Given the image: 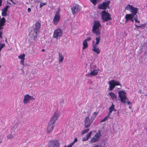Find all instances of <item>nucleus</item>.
<instances>
[{"label": "nucleus", "mask_w": 147, "mask_h": 147, "mask_svg": "<svg viewBox=\"0 0 147 147\" xmlns=\"http://www.w3.org/2000/svg\"><path fill=\"white\" fill-rule=\"evenodd\" d=\"M101 27V25L100 22L98 20H94L93 22V25L92 32L93 34H95L96 36L100 35V27Z\"/></svg>", "instance_id": "f257e3e1"}, {"label": "nucleus", "mask_w": 147, "mask_h": 147, "mask_svg": "<svg viewBox=\"0 0 147 147\" xmlns=\"http://www.w3.org/2000/svg\"><path fill=\"white\" fill-rule=\"evenodd\" d=\"M119 97L120 98L121 102L123 103L126 104L127 103L128 105L130 104V102L127 98L126 93L123 91H119L118 92Z\"/></svg>", "instance_id": "f03ea898"}, {"label": "nucleus", "mask_w": 147, "mask_h": 147, "mask_svg": "<svg viewBox=\"0 0 147 147\" xmlns=\"http://www.w3.org/2000/svg\"><path fill=\"white\" fill-rule=\"evenodd\" d=\"M101 18L103 22H106L112 20L111 15L105 10L102 11L101 13Z\"/></svg>", "instance_id": "7ed1b4c3"}, {"label": "nucleus", "mask_w": 147, "mask_h": 147, "mask_svg": "<svg viewBox=\"0 0 147 147\" xmlns=\"http://www.w3.org/2000/svg\"><path fill=\"white\" fill-rule=\"evenodd\" d=\"M101 135V131L100 130L98 131L89 141V143L93 144L98 142L100 139Z\"/></svg>", "instance_id": "20e7f679"}, {"label": "nucleus", "mask_w": 147, "mask_h": 147, "mask_svg": "<svg viewBox=\"0 0 147 147\" xmlns=\"http://www.w3.org/2000/svg\"><path fill=\"white\" fill-rule=\"evenodd\" d=\"M60 11V8H59L55 13L53 21V24L54 25H57L60 21L61 18Z\"/></svg>", "instance_id": "39448f33"}, {"label": "nucleus", "mask_w": 147, "mask_h": 147, "mask_svg": "<svg viewBox=\"0 0 147 147\" xmlns=\"http://www.w3.org/2000/svg\"><path fill=\"white\" fill-rule=\"evenodd\" d=\"M63 33L62 30L60 29H57L54 32L53 37L56 39H59L62 36Z\"/></svg>", "instance_id": "423d86ee"}, {"label": "nucleus", "mask_w": 147, "mask_h": 147, "mask_svg": "<svg viewBox=\"0 0 147 147\" xmlns=\"http://www.w3.org/2000/svg\"><path fill=\"white\" fill-rule=\"evenodd\" d=\"M125 9L129 10L132 13V14L134 16H136V13L138 12V9L136 7H135L130 5H128L125 7Z\"/></svg>", "instance_id": "0eeeda50"}, {"label": "nucleus", "mask_w": 147, "mask_h": 147, "mask_svg": "<svg viewBox=\"0 0 147 147\" xmlns=\"http://www.w3.org/2000/svg\"><path fill=\"white\" fill-rule=\"evenodd\" d=\"M59 117V111L57 110L54 112L51 117V119L50 121L55 123Z\"/></svg>", "instance_id": "6e6552de"}, {"label": "nucleus", "mask_w": 147, "mask_h": 147, "mask_svg": "<svg viewBox=\"0 0 147 147\" xmlns=\"http://www.w3.org/2000/svg\"><path fill=\"white\" fill-rule=\"evenodd\" d=\"M94 120L87 116L85 118L84 121V126L86 128L88 127L93 123Z\"/></svg>", "instance_id": "1a4fd4ad"}, {"label": "nucleus", "mask_w": 147, "mask_h": 147, "mask_svg": "<svg viewBox=\"0 0 147 147\" xmlns=\"http://www.w3.org/2000/svg\"><path fill=\"white\" fill-rule=\"evenodd\" d=\"M49 146L48 147H59V141L56 140H50L48 143Z\"/></svg>", "instance_id": "9d476101"}, {"label": "nucleus", "mask_w": 147, "mask_h": 147, "mask_svg": "<svg viewBox=\"0 0 147 147\" xmlns=\"http://www.w3.org/2000/svg\"><path fill=\"white\" fill-rule=\"evenodd\" d=\"M35 98L33 96L29 95V94H26L24 96V98L23 100V103L24 104H26L30 102V100H34Z\"/></svg>", "instance_id": "9b49d317"}, {"label": "nucleus", "mask_w": 147, "mask_h": 147, "mask_svg": "<svg viewBox=\"0 0 147 147\" xmlns=\"http://www.w3.org/2000/svg\"><path fill=\"white\" fill-rule=\"evenodd\" d=\"M55 123L51 121H49L48 123L47 129V132L50 133L53 131L55 126Z\"/></svg>", "instance_id": "f8f14e48"}, {"label": "nucleus", "mask_w": 147, "mask_h": 147, "mask_svg": "<svg viewBox=\"0 0 147 147\" xmlns=\"http://www.w3.org/2000/svg\"><path fill=\"white\" fill-rule=\"evenodd\" d=\"M110 1L103 2L99 6L98 8L100 9L105 10L107 8H109V4Z\"/></svg>", "instance_id": "ddd939ff"}, {"label": "nucleus", "mask_w": 147, "mask_h": 147, "mask_svg": "<svg viewBox=\"0 0 147 147\" xmlns=\"http://www.w3.org/2000/svg\"><path fill=\"white\" fill-rule=\"evenodd\" d=\"M37 31L33 29L30 32L29 36L30 37L35 40L37 36Z\"/></svg>", "instance_id": "4468645a"}, {"label": "nucleus", "mask_w": 147, "mask_h": 147, "mask_svg": "<svg viewBox=\"0 0 147 147\" xmlns=\"http://www.w3.org/2000/svg\"><path fill=\"white\" fill-rule=\"evenodd\" d=\"M71 10L72 13L73 15L75 14L77 12H79L80 10V7L78 4H75L71 7Z\"/></svg>", "instance_id": "2eb2a0df"}, {"label": "nucleus", "mask_w": 147, "mask_h": 147, "mask_svg": "<svg viewBox=\"0 0 147 147\" xmlns=\"http://www.w3.org/2000/svg\"><path fill=\"white\" fill-rule=\"evenodd\" d=\"M10 7L8 5H6L5 8L2 10L1 15L2 16H6L7 15V12L8 10V9Z\"/></svg>", "instance_id": "dca6fc26"}, {"label": "nucleus", "mask_w": 147, "mask_h": 147, "mask_svg": "<svg viewBox=\"0 0 147 147\" xmlns=\"http://www.w3.org/2000/svg\"><path fill=\"white\" fill-rule=\"evenodd\" d=\"M109 90H112L115 87L114 80H112L110 81L109 83Z\"/></svg>", "instance_id": "f3484780"}, {"label": "nucleus", "mask_w": 147, "mask_h": 147, "mask_svg": "<svg viewBox=\"0 0 147 147\" xmlns=\"http://www.w3.org/2000/svg\"><path fill=\"white\" fill-rule=\"evenodd\" d=\"M25 57V55L24 54H21L18 57V58L21 60L20 62V64L23 65H24Z\"/></svg>", "instance_id": "a211bd4d"}, {"label": "nucleus", "mask_w": 147, "mask_h": 147, "mask_svg": "<svg viewBox=\"0 0 147 147\" xmlns=\"http://www.w3.org/2000/svg\"><path fill=\"white\" fill-rule=\"evenodd\" d=\"M93 48L92 50L94 52H96L97 54H99L100 52V49L98 47H97L96 45H92Z\"/></svg>", "instance_id": "6ab92c4d"}, {"label": "nucleus", "mask_w": 147, "mask_h": 147, "mask_svg": "<svg viewBox=\"0 0 147 147\" xmlns=\"http://www.w3.org/2000/svg\"><path fill=\"white\" fill-rule=\"evenodd\" d=\"M134 16H135L131 14H126L125 17L126 20V22H127L128 21L130 20L132 18H134Z\"/></svg>", "instance_id": "aec40b11"}, {"label": "nucleus", "mask_w": 147, "mask_h": 147, "mask_svg": "<svg viewBox=\"0 0 147 147\" xmlns=\"http://www.w3.org/2000/svg\"><path fill=\"white\" fill-rule=\"evenodd\" d=\"M109 95L113 100H115L116 101H117V96L113 92H110L109 93Z\"/></svg>", "instance_id": "412c9836"}, {"label": "nucleus", "mask_w": 147, "mask_h": 147, "mask_svg": "<svg viewBox=\"0 0 147 147\" xmlns=\"http://www.w3.org/2000/svg\"><path fill=\"white\" fill-rule=\"evenodd\" d=\"M40 26V22H36L35 24V28L33 29H34L37 32H38L39 31Z\"/></svg>", "instance_id": "4be33fe9"}, {"label": "nucleus", "mask_w": 147, "mask_h": 147, "mask_svg": "<svg viewBox=\"0 0 147 147\" xmlns=\"http://www.w3.org/2000/svg\"><path fill=\"white\" fill-rule=\"evenodd\" d=\"M59 63H62L64 59V57L62 53L59 52Z\"/></svg>", "instance_id": "5701e85b"}, {"label": "nucleus", "mask_w": 147, "mask_h": 147, "mask_svg": "<svg viewBox=\"0 0 147 147\" xmlns=\"http://www.w3.org/2000/svg\"><path fill=\"white\" fill-rule=\"evenodd\" d=\"M98 69H95L92 71L90 73V74L92 76H95L98 74L99 72Z\"/></svg>", "instance_id": "b1692460"}, {"label": "nucleus", "mask_w": 147, "mask_h": 147, "mask_svg": "<svg viewBox=\"0 0 147 147\" xmlns=\"http://www.w3.org/2000/svg\"><path fill=\"white\" fill-rule=\"evenodd\" d=\"M83 47L82 49H84L86 48H87L88 47V44L87 42L86 41V40H84L83 42Z\"/></svg>", "instance_id": "393cba45"}, {"label": "nucleus", "mask_w": 147, "mask_h": 147, "mask_svg": "<svg viewBox=\"0 0 147 147\" xmlns=\"http://www.w3.org/2000/svg\"><path fill=\"white\" fill-rule=\"evenodd\" d=\"M98 112H96L93 113V114L92 115V116L91 117V119L92 120H94L95 118L97 116V115L98 114Z\"/></svg>", "instance_id": "a878e982"}, {"label": "nucleus", "mask_w": 147, "mask_h": 147, "mask_svg": "<svg viewBox=\"0 0 147 147\" xmlns=\"http://www.w3.org/2000/svg\"><path fill=\"white\" fill-rule=\"evenodd\" d=\"M115 105L113 103L112 105L109 108V112L111 113L114 109Z\"/></svg>", "instance_id": "bb28decb"}, {"label": "nucleus", "mask_w": 147, "mask_h": 147, "mask_svg": "<svg viewBox=\"0 0 147 147\" xmlns=\"http://www.w3.org/2000/svg\"><path fill=\"white\" fill-rule=\"evenodd\" d=\"M5 22V19L4 17L2 18L0 20V24L3 26L4 25Z\"/></svg>", "instance_id": "cd10ccee"}, {"label": "nucleus", "mask_w": 147, "mask_h": 147, "mask_svg": "<svg viewBox=\"0 0 147 147\" xmlns=\"http://www.w3.org/2000/svg\"><path fill=\"white\" fill-rule=\"evenodd\" d=\"M5 22V19L4 17L2 18L0 20V24L3 26L4 25Z\"/></svg>", "instance_id": "c85d7f7f"}, {"label": "nucleus", "mask_w": 147, "mask_h": 147, "mask_svg": "<svg viewBox=\"0 0 147 147\" xmlns=\"http://www.w3.org/2000/svg\"><path fill=\"white\" fill-rule=\"evenodd\" d=\"M98 36H99L98 37H96V44H93V45H96L99 43L100 38V35Z\"/></svg>", "instance_id": "c756f323"}, {"label": "nucleus", "mask_w": 147, "mask_h": 147, "mask_svg": "<svg viewBox=\"0 0 147 147\" xmlns=\"http://www.w3.org/2000/svg\"><path fill=\"white\" fill-rule=\"evenodd\" d=\"M14 136L11 134H9L7 136V138L8 139H10L13 138Z\"/></svg>", "instance_id": "7c9ffc66"}, {"label": "nucleus", "mask_w": 147, "mask_h": 147, "mask_svg": "<svg viewBox=\"0 0 147 147\" xmlns=\"http://www.w3.org/2000/svg\"><path fill=\"white\" fill-rule=\"evenodd\" d=\"M92 133V131H90L86 135V137L88 138V139H89Z\"/></svg>", "instance_id": "2f4dec72"}, {"label": "nucleus", "mask_w": 147, "mask_h": 147, "mask_svg": "<svg viewBox=\"0 0 147 147\" xmlns=\"http://www.w3.org/2000/svg\"><path fill=\"white\" fill-rule=\"evenodd\" d=\"M89 131V129L88 128L84 130L82 132V135H84L85 133H87Z\"/></svg>", "instance_id": "473e14b6"}, {"label": "nucleus", "mask_w": 147, "mask_h": 147, "mask_svg": "<svg viewBox=\"0 0 147 147\" xmlns=\"http://www.w3.org/2000/svg\"><path fill=\"white\" fill-rule=\"evenodd\" d=\"M90 1L93 3V5H95L97 1L98 0H90ZM100 0H98V1H99Z\"/></svg>", "instance_id": "72a5a7b5"}, {"label": "nucleus", "mask_w": 147, "mask_h": 147, "mask_svg": "<svg viewBox=\"0 0 147 147\" xmlns=\"http://www.w3.org/2000/svg\"><path fill=\"white\" fill-rule=\"evenodd\" d=\"M114 83H115V86H118L119 85H120V86H121V84H120L119 82L116 80H114Z\"/></svg>", "instance_id": "f704fd0d"}, {"label": "nucleus", "mask_w": 147, "mask_h": 147, "mask_svg": "<svg viewBox=\"0 0 147 147\" xmlns=\"http://www.w3.org/2000/svg\"><path fill=\"white\" fill-rule=\"evenodd\" d=\"M46 5V3H41L40 5V8H41L42 6L45 5Z\"/></svg>", "instance_id": "c9c22d12"}, {"label": "nucleus", "mask_w": 147, "mask_h": 147, "mask_svg": "<svg viewBox=\"0 0 147 147\" xmlns=\"http://www.w3.org/2000/svg\"><path fill=\"white\" fill-rule=\"evenodd\" d=\"M88 140V139L86 137H85L82 138V140L83 141H85Z\"/></svg>", "instance_id": "e433bc0d"}, {"label": "nucleus", "mask_w": 147, "mask_h": 147, "mask_svg": "<svg viewBox=\"0 0 147 147\" xmlns=\"http://www.w3.org/2000/svg\"><path fill=\"white\" fill-rule=\"evenodd\" d=\"M108 119L107 118V117H105L102 120H101V122H104L107 120Z\"/></svg>", "instance_id": "4c0bfd02"}, {"label": "nucleus", "mask_w": 147, "mask_h": 147, "mask_svg": "<svg viewBox=\"0 0 147 147\" xmlns=\"http://www.w3.org/2000/svg\"><path fill=\"white\" fill-rule=\"evenodd\" d=\"M3 32L2 31L0 30V38H2Z\"/></svg>", "instance_id": "58836bf2"}, {"label": "nucleus", "mask_w": 147, "mask_h": 147, "mask_svg": "<svg viewBox=\"0 0 147 147\" xmlns=\"http://www.w3.org/2000/svg\"><path fill=\"white\" fill-rule=\"evenodd\" d=\"M5 44H0V49H2L3 47L5 46Z\"/></svg>", "instance_id": "ea45409f"}, {"label": "nucleus", "mask_w": 147, "mask_h": 147, "mask_svg": "<svg viewBox=\"0 0 147 147\" xmlns=\"http://www.w3.org/2000/svg\"><path fill=\"white\" fill-rule=\"evenodd\" d=\"M85 40H86V41L87 42V41H90L91 40V38L90 37H87L86 39Z\"/></svg>", "instance_id": "a19ab883"}, {"label": "nucleus", "mask_w": 147, "mask_h": 147, "mask_svg": "<svg viewBox=\"0 0 147 147\" xmlns=\"http://www.w3.org/2000/svg\"><path fill=\"white\" fill-rule=\"evenodd\" d=\"M93 147H102V146L100 144H97L93 146Z\"/></svg>", "instance_id": "79ce46f5"}, {"label": "nucleus", "mask_w": 147, "mask_h": 147, "mask_svg": "<svg viewBox=\"0 0 147 147\" xmlns=\"http://www.w3.org/2000/svg\"><path fill=\"white\" fill-rule=\"evenodd\" d=\"M136 15V16H135L134 18V20H135V21H136L138 18L137 15Z\"/></svg>", "instance_id": "37998d69"}, {"label": "nucleus", "mask_w": 147, "mask_h": 147, "mask_svg": "<svg viewBox=\"0 0 147 147\" xmlns=\"http://www.w3.org/2000/svg\"><path fill=\"white\" fill-rule=\"evenodd\" d=\"M78 141V140L77 138H74V141H73L74 143L77 142Z\"/></svg>", "instance_id": "c03bdc74"}, {"label": "nucleus", "mask_w": 147, "mask_h": 147, "mask_svg": "<svg viewBox=\"0 0 147 147\" xmlns=\"http://www.w3.org/2000/svg\"><path fill=\"white\" fill-rule=\"evenodd\" d=\"M135 25L136 26V27L137 28H139H139L141 27L142 26V25L138 26L137 25H136V24H135Z\"/></svg>", "instance_id": "a18cd8bd"}, {"label": "nucleus", "mask_w": 147, "mask_h": 147, "mask_svg": "<svg viewBox=\"0 0 147 147\" xmlns=\"http://www.w3.org/2000/svg\"><path fill=\"white\" fill-rule=\"evenodd\" d=\"M110 114H111V113H110L109 112L108 113V114L107 115V116H106L105 117H107V118L108 119V118L110 116Z\"/></svg>", "instance_id": "49530a36"}, {"label": "nucleus", "mask_w": 147, "mask_h": 147, "mask_svg": "<svg viewBox=\"0 0 147 147\" xmlns=\"http://www.w3.org/2000/svg\"><path fill=\"white\" fill-rule=\"evenodd\" d=\"M28 12H30L31 11V9L30 8H28Z\"/></svg>", "instance_id": "de8ad7c7"}, {"label": "nucleus", "mask_w": 147, "mask_h": 147, "mask_svg": "<svg viewBox=\"0 0 147 147\" xmlns=\"http://www.w3.org/2000/svg\"><path fill=\"white\" fill-rule=\"evenodd\" d=\"M3 26V25L0 24V30L3 28L2 27Z\"/></svg>", "instance_id": "09e8293b"}, {"label": "nucleus", "mask_w": 147, "mask_h": 147, "mask_svg": "<svg viewBox=\"0 0 147 147\" xmlns=\"http://www.w3.org/2000/svg\"><path fill=\"white\" fill-rule=\"evenodd\" d=\"M134 18H132L130 20L132 22H134V20L133 19Z\"/></svg>", "instance_id": "8fccbe9b"}, {"label": "nucleus", "mask_w": 147, "mask_h": 147, "mask_svg": "<svg viewBox=\"0 0 147 147\" xmlns=\"http://www.w3.org/2000/svg\"><path fill=\"white\" fill-rule=\"evenodd\" d=\"M72 146L71 144H70L68 146H67V147H72Z\"/></svg>", "instance_id": "3c124183"}, {"label": "nucleus", "mask_w": 147, "mask_h": 147, "mask_svg": "<svg viewBox=\"0 0 147 147\" xmlns=\"http://www.w3.org/2000/svg\"><path fill=\"white\" fill-rule=\"evenodd\" d=\"M136 22H137L138 23H139L140 22L139 21H138L137 20V21H135Z\"/></svg>", "instance_id": "603ef678"}, {"label": "nucleus", "mask_w": 147, "mask_h": 147, "mask_svg": "<svg viewBox=\"0 0 147 147\" xmlns=\"http://www.w3.org/2000/svg\"><path fill=\"white\" fill-rule=\"evenodd\" d=\"M2 4V0H0V7L1 6Z\"/></svg>", "instance_id": "864d4df0"}, {"label": "nucleus", "mask_w": 147, "mask_h": 147, "mask_svg": "<svg viewBox=\"0 0 147 147\" xmlns=\"http://www.w3.org/2000/svg\"><path fill=\"white\" fill-rule=\"evenodd\" d=\"M74 143L73 142H72L70 144H71L72 145V146H73Z\"/></svg>", "instance_id": "5fc2aeb1"}, {"label": "nucleus", "mask_w": 147, "mask_h": 147, "mask_svg": "<svg viewBox=\"0 0 147 147\" xmlns=\"http://www.w3.org/2000/svg\"><path fill=\"white\" fill-rule=\"evenodd\" d=\"M45 51V49H42L41 50V51H42V52H44V51Z\"/></svg>", "instance_id": "6e6d98bb"}, {"label": "nucleus", "mask_w": 147, "mask_h": 147, "mask_svg": "<svg viewBox=\"0 0 147 147\" xmlns=\"http://www.w3.org/2000/svg\"><path fill=\"white\" fill-rule=\"evenodd\" d=\"M7 3L9 5H11V3H9L8 2H7Z\"/></svg>", "instance_id": "4d7b16f0"}, {"label": "nucleus", "mask_w": 147, "mask_h": 147, "mask_svg": "<svg viewBox=\"0 0 147 147\" xmlns=\"http://www.w3.org/2000/svg\"><path fill=\"white\" fill-rule=\"evenodd\" d=\"M113 111H116V110L114 109V110H113Z\"/></svg>", "instance_id": "13d9d810"}, {"label": "nucleus", "mask_w": 147, "mask_h": 147, "mask_svg": "<svg viewBox=\"0 0 147 147\" xmlns=\"http://www.w3.org/2000/svg\"><path fill=\"white\" fill-rule=\"evenodd\" d=\"M108 24H109V23H107L106 24V25H108Z\"/></svg>", "instance_id": "bf43d9fd"}, {"label": "nucleus", "mask_w": 147, "mask_h": 147, "mask_svg": "<svg viewBox=\"0 0 147 147\" xmlns=\"http://www.w3.org/2000/svg\"><path fill=\"white\" fill-rule=\"evenodd\" d=\"M1 16H0V20H1Z\"/></svg>", "instance_id": "052dcab7"}, {"label": "nucleus", "mask_w": 147, "mask_h": 147, "mask_svg": "<svg viewBox=\"0 0 147 147\" xmlns=\"http://www.w3.org/2000/svg\"><path fill=\"white\" fill-rule=\"evenodd\" d=\"M1 142H0V143H1Z\"/></svg>", "instance_id": "680f3d73"}]
</instances>
